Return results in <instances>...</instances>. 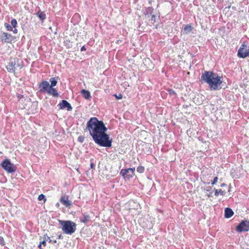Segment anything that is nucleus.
Wrapping results in <instances>:
<instances>
[{"instance_id": "28", "label": "nucleus", "mask_w": 249, "mask_h": 249, "mask_svg": "<svg viewBox=\"0 0 249 249\" xmlns=\"http://www.w3.org/2000/svg\"><path fill=\"white\" fill-rule=\"evenodd\" d=\"M11 25L13 28H15L17 27L18 22H17V20L15 18L11 20Z\"/></svg>"}, {"instance_id": "38", "label": "nucleus", "mask_w": 249, "mask_h": 249, "mask_svg": "<svg viewBox=\"0 0 249 249\" xmlns=\"http://www.w3.org/2000/svg\"><path fill=\"white\" fill-rule=\"evenodd\" d=\"M58 239H62L63 238V236H62L61 234H60L58 236V237H57Z\"/></svg>"}, {"instance_id": "25", "label": "nucleus", "mask_w": 249, "mask_h": 249, "mask_svg": "<svg viewBox=\"0 0 249 249\" xmlns=\"http://www.w3.org/2000/svg\"><path fill=\"white\" fill-rule=\"evenodd\" d=\"M137 171L140 173H142L144 171V167L142 166H139L137 168Z\"/></svg>"}, {"instance_id": "23", "label": "nucleus", "mask_w": 249, "mask_h": 249, "mask_svg": "<svg viewBox=\"0 0 249 249\" xmlns=\"http://www.w3.org/2000/svg\"><path fill=\"white\" fill-rule=\"evenodd\" d=\"M90 216L89 215H84L83 218L81 220V221L83 223H86L89 221Z\"/></svg>"}, {"instance_id": "35", "label": "nucleus", "mask_w": 249, "mask_h": 249, "mask_svg": "<svg viewBox=\"0 0 249 249\" xmlns=\"http://www.w3.org/2000/svg\"><path fill=\"white\" fill-rule=\"evenodd\" d=\"M13 32L14 34H17L18 33V30L15 28L14 30H13Z\"/></svg>"}, {"instance_id": "36", "label": "nucleus", "mask_w": 249, "mask_h": 249, "mask_svg": "<svg viewBox=\"0 0 249 249\" xmlns=\"http://www.w3.org/2000/svg\"><path fill=\"white\" fill-rule=\"evenodd\" d=\"M220 186L221 187H224V186H227V184H225V183H222L221 185H220Z\"/></svg>"}, {"instance_id": "7", "label": "nucleus", "mask_w": 249, "mask_h": 249, "mask_svg": "<svg viewBox=\"0 0 249 249\" xmlns=\"http://www.w3.org/2000/svg\"><path fill=\"white\" fill-rule=\"evenodd\" d=\"M135 168L134 167L122 169L120 171V175L124 178L129 179L135 175Z\"/></svg>"}, {"instance_id": "19", "label": "nucleus", "mask_w": 249, "mask_h": 249, "mask_svg": "<svg viewBox=\"0 0 249 249\" xmlns=\"http://www.w3.org/2000/svg\"><path fill=\"white\" fill-rule=\"evenodd\" d=\"M58 77H52L50 79V82H51L50 87H53L55 86L57 83V80Z\"/></svg>"}, {"instance_id": "27", "label": "nucleus", "mask_w": 249, "mask_h": 249, "mask_svg": "<svg viewBox=\"0 0 249 249\" xmlns=\"http://www.w3.org/2000/svg\"><path fill=\"white\" fill-rule=\"evenodd\" d=\"M151 16V18L149 19V21H150V23L152 24H154V23L156 21V16L155 15H152Z\"/></svg>"}, {"instance_id": "37", "label": "nucleus", "mask_w": 249, "mask_h": 249, "mask_svg": "<svg viewBox=\"0 0 249 249\" xmlns=\"http://www.w3.org/2000/svg\"><path fill=\"white\" fill-rule=\"evenodd\" d=\"M86 50V48L85 47V46H83L81 48V51H85Z\"/></svg>"}, {"instance_id": "32", "label": "nucleus", "mask_w": 249, "mask_h": 249, "mask_svg": "<svg viewBox=\"0 0 249 249\" xmlns=\"http://www.w3.org/2000/svg\"><path fill=\"white\" fill-rule=\"evenodd\" d=\"M218 180V178L217 177H215L214 178L213 181L212 182L211 184L212 185H214L215 184Z\"/></svg>"}, {"instance_id": "17", "label": "nucleus", "mask_w": 249, "mask_h": 249, "mask_svg": "<svg viewBox=\"0 0 249 249\" xmlns=\"http://www.w3.org/2000/svg\"><path fill=\"white\" fill-rule=\"evenodd\" d=\"M214 195L216 196H218L219 195L221 196H225L226 194V192L225 190H223L222 189H214Z\"/></svg>"}, {"instance_id": "11", "label": "nucleus", "mask_w": 249, "mask_h": 249, "mask_svg": "<svg viewBox=\"0 0 249 249\" xmlns=\"http://www.w3.org/2000/svg\"><path fill=\"white\" fill-rule=\"evenodd\" d=\"M59 109H64L66 108L68 111L71 110L72 109L71 104L66 100H62L58 105Z\"/></svg>"}, {"instance_id": "18", "label": "nucleus", "mask_w": 249, "mask_h": 249, "mask_svg": "<svg viewBox=\"0 0 249 249\" xmlns=\"http://www.w3.org/2000/svg\"><path fill=\"white\" fill-rule=\"evenodd\" d=\"M36 15L42 21H43L46 18V16L44 12L39 11L36 14Z\"/></svg>"}, {"instance_id": "8", "label": "nucleus", "mask_w": 249, "mask_h": 249, "mask_svg": "<svg viewBox=\"0 0 249 249\" xmlns=\"http://www.w3.org/2000/svg\"><path fill=\"white\" fill-rule=\"evenodd\" d=\"M236 231L238 232L249 231V221L243 220L236 227Z\"/></svg>"}, {"instance_id": "1", "label": "nucleus", "mask_w": 249, "mask_h": 249, "mask_svg": "<svg viewBox=\"0 0 249 249\" xmlns=\"http://www.w3.org/2000/svg\"><path fill=\"white\" fill-rule=\"evenodd\" d=\"M87 128L96 143L104 147L111 146L112 139L106 133L107 128L103 121L96 117L91 118L87 123Z\"/></svg>"}, {"instance_id": "5", "label": "nucleus", "mask_w": 249, "mask_h": 249, "mask_svg": "<svg viewBox=\"0 0 249 249\" xmlns=\"http://www.w3.org/2000/svg\"><path fill=\"white\" fill-rule=\"evenodd\" d=\"M237 56L242 58H245L249 56V45L248 41H245L241 44L238 51Z\"/></svg>"}, {"instance_id": "2", "label": "nucleus", "mask_w": 249, "mask_h": 249, "mask_svg": "<svg viewBox=\"0 0 249 249\" xmlns=\"http://www.w3.org/2000/svg\"><path fill=\"white\" fill-rule=\"evenodd\" d=\"M201 80L207 83L211 90H217L222 83V78L211 71H204L202 73Z\"/></svg>"}, {"instance_id": "33", "label": "nucleus", "mask_w": 249, "mask_h": 249, "mask_svg": "<svg viewBox=\"0 0 249 249\" xmlns=\"http://www.w3.org/2000/svg\"><path fill=\"white\" fill-rule=\"evenodd\" d=\"M45 237H46V241H49V243H51L52 241V240H51L50 239V237L48 236L46 234H45Z\"/></svg>"}, {"instance_id": "6", "label": "nucleus", "mask_w": 249, "mask_h": 249, "mask_svg": "<svg viewBox=\"0 0 249 249\" xmlns=\"http://www.w3.org/2000/svg\"><path fill=\"white\" fill-rule=\"evenodd\" d=\"M2 167L9 173H12L16 171L17 167L8 159L4 160L1 163Z\"/></svg>"}, {"instance_id": "13", "label": "nucleus", "mask_w": 249, "mask_h": 249, "mask_svg": "<svg viewBox=\"0 0 249 249\" xmlns=\"http://www.w3.org/2000/svg\"><path fill=\"white\" fill-rule=\"evenodd\" d=\"M234 214L233 211L229 208H226L225 209L224 216L225 218H229L231 217Z\"/></svg>"}, {"instance_id": "40", "label": "nucleus", "mask_w": 249, "mask_h": 249, "mask_svg": "<svg viewBox=\"0 0 249 249\" xmlns=\"http://www.w3.org/2000/svg\"><path fill=\"white\" fill-rule=\"evenodd\" d=\"M208 196L209 197H211V195L210 194L209 195H208Z\"/></svg>"}, {"instance_id": "41", "label": "nucleus", "mask_w": 249, "mask_h": 249, "mask_svg": "<svg viewBox=\"0 0 249 249\" xmlns=\"http://www.w3.org/2000/svg\"><path fill=\"white\" fill-rule=\"evenodd\" d=\"M80 142H82V139H80Z\"/></svg>"}, {"instance_id": "42", "label": "nucleus", "mask_w": 249, "mask_h": 249, "mask_svg": "<svg viewBox=\"0 0 249 249\" xmlns=\"http://www.w3.org/2000/svg\"><path fill=\"white\" fill-rule=\"evenodd\" d=\"M80 142H82V139H80Z\"/></svg>"}, {"instance_id": "29", "label": "nucleus", "mask_w": 249, "mask_h": 249, "mask_svg": "<svg viewBox=\"0 0 249 249\" xmlns=\"http://www.w3.org/2000/svg\"><path fill=\"white\" fill-rule=\"evenodd\" d=\"M168 93L170 95H175L176 96L177 94L175 91L172 89H169L168 90Z\"/></svg>"}, {"instance_id": "4", "label": "nucleus", "mask_w": 249, "mask_h": 249, "mask_svg": "<svg viewBox=\"0 0 249 249\" xmlns=\"http://www.w3.org/2000/svg\"><path fill=\"white\" fill-rule=\"evenodd\" d=\"M60 223L63 231L66 234H71L76 230V224L71 221H61Z\"/></svg>"}, {"instance_id": "20", "label": "nucleus", "mask_w": 249, "mask_h": 249, "mask_svg": "<svg viewBox=\"0 0 249 249\" xmlns=\"http://www.w3.org/2000/svg\"><path fill=\"white\" fill-rule=\"evenodd\" d=\"M193 30V27L190 25H186L183 28L184 34H188Z\"/></svg>"}, {"instance_id": "14", "label": "nucleus", "mask_w": 249, "mask_h": 249, "mask_svg": "<svg viewBox=\"0 0 249 249\" xmlns=\"http://www.w3.org/2000/svg\"><path fill=\"white\" fill-rule=\"evenodd\" d=\"M47 93L49 94L53 95L54 97H57L58 96V93L57 92V90L53 88V87H50L49 89H48V91Z\"/></svg>"}, {"instance_id": "9", "label": "nucleus", "mask_w": 249, "mask_h": 249, "mask_svg": "<svg viewBox=\"0 0 249 249\" xmlns=\"http://www.w3.org/2000/svg\"><path fill=\"white\" fill-rule=\"evenodd\" d=\"M14 39V37L11 34L3 32L0 36V40L4 43H11Z\"/></svg>"}, {"instance_id": "12", "label": "nucleus", "mask_w": 249, "mask_h": 249, "mask_svg": "<svg viewBox=\"0 0 249 249\" xmlns=\"http://www.w3.org/2000/svg\"><path fill=\"white\" fill-rule=\"evenodd\" d=\"M60 202L66 207L70 208L72 206V202L69 200L68 196H62L60 199Z\"/></svg>"}, {"instance_id": "26", "label": "nucleus", "mask_w": 249, "mask_h": 249, "mask_svg": "<svg viewBox=\"0 0 249 249\" xmlns=\"http://www.w3.org/2000/svg\"><path fill=\"white\" fill-rule=\"evenodd\" d=\"M4 26L7 31H13V28H12L11 25H10L9 24L7 23H5Z\"/></svg>"}, {"instance_id": "22", "label": "nucleus", "mask_w": 249, "mask_h": 249, "mask_svg": "<svg viewBox=\"0 0 249 249\" xmlns=\"http://www.w3.org/2000/svg\"><path fill=\"white\" fill-rule=\"evenodd\" d=\"M42 245H43V247H45L46 246V237L45 235H44V239L42 241H40L39 243V245L38 246V248L39 249H43L42 248Z\"/></svg>"}, {"instance_id": "39", "label": "nucleus", "mask_w": 249, "mask_h": 249, "mask_svg": "<svg viewBox=\"0 0 249 249\" xmlns=\"http://www.w3.org/2000/svg\"><path fill=\"white\" fill-rule=\"evenodd\" d=\"M52 242L53 243L55 244V243H57V241H56V240H52Z\"/></svg>"}, {"instance_id": "34", "label": "nucleus", "mask_w": 249, "mask_h": 249, "mask_svg": "<svg viewBox=\"0 0 249 249\" xmlns=\"http://www.w3.org/2000/svg\"><path fill=\"white\" fill-rule=\"evenodd\" d=\"M90 168L91 169H93L94 168V167H95L94 163L93 162H92L91 161V162H90Z\"/></svg>"}, {"instance_id": "15", "label": "nucleus", "mask_w": 249, "mask_h": 249, "mask_svg": "<svg viewBox=\"0 0 249 249\" xmlns=\"http://www.w3.org/2000/svg\"><path fill=\"white\" fill-rule=\"evenodd\" d=\"M81 93L83 95V96L86 99L88 100H89L91 98V95L90 92L88 90H87L86 89H82L81 90Z\"/></svg>"}, {"instance_id": "31", "label": "nucleus", "mask_w": 249, "mask_h": 249, "mask_svg": "<svg viewBox=\"0 0 249 249\" xmlns=\"http://www.w3.org/2000/svg\"><path fill=\"white\" fill-rule=\"evenodd\" d=\"M114 96L115 97V98L117 99H121L123 98V95L121 93H120L119 95L114 94Z\"/></svg>"}, {"instance_id": "10", "label": "nucleus", "mask_w": 249, "mask_h": 249, "mask_svg": "<svg viewBox=\"0 0 249 249\" xmlns=\"http://www.w3.org/2000/svg\"><path fill=\"white\" fill-rule=\"evenodd\" d=\"M38 88L40 91L42 92H47L48 89L50 88V86L49 82L43 80L39 84Z\"/></svg>"}, {"instance_id": "24", "label": "nucleus", "mask_w": 249, "mask_h": 249, "mask_svg": "<svg viewBox=\"0 0 249 249\" xmlns=\"http://www.w3.org/2000/svg\"><path fill=\"white\" fill-rule=\"evenodd\" d=\"M38 200L39 201L43 200L44 203H45L47 199L45 197V196L43 194H40L38 196Z\"/></svg>"}, {"instance_id": "3", "label": "nucleus", "mask_w": 249, "mask_h": 249, "mask_svg": "<svg viewBox=\"0 0 249 249\" xmlns=\"http://www.w3.org/2000/svg\"><path fill=\"white\" fill-rule=\"evenodd\" d=\"M24 64L22 59L17 57L11 58L6 66L7 71L9 73H13L16 77H19L21 70L24 68Z\"/></svg>"}, {"instance_id": "16", "label": "nucleus", "mask_w": 249, "mask_h": 249, "mask_svg": "<svg viewBox=\"0 0 249 249\" xmlns=\"http://www.w3.org/2000/svg\"><path fill=\"white\" fill-rule=\"evenodd\" d=\"M154 9L149 7L146 8V13H145V18H148L150 17V15H152L153 13Z\"/></svg>"}, {"instance_id": "21", "label": "nucleus", "mask_w": 249, "mask_h": 249, "mask_svg": "<svg viewBox=\"0 0 249 249\" xmlns=\"http://www.w3.org/2000/svg\"><path fill=\"white\" fill-rule=\"evenodd\" d=\"M64 44L67 48H71L73 45V42L68 39L64 40Z\"/></svg>"}, {"instance_id": "30", "label": "nucleus", "mask_w": 249, "mask_h": 249, "mask_svg": "<svg viewBox=\"0 0 249 249\" xmlns=\"http://www.w3.org/2000/svg\"><path fill=\"white\" fill-rule=\"evenodd\" d=\"M0 244L2 246L5 245V241L3 237L0 236Z\"/></svg>"}]
</instances>
